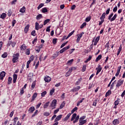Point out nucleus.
Masks as SVG:
<instances>
[{
	"label": "nucleus",
	"mask_w": 125,
	"mask_h": 125,
	"mask_svg": "<svg viewBox=\"0 0 125 125\" xmlns=\"http://www.w3.org/2000/svg\"><path fill=\"white\" fill-rule=\"evenodd\" d=\"M84 119H85V116H83L80 118L79 125H83L84 124H86L87 121Z\"/></svg>",
	"instance_id": "1"
},
{
	"label": "nucleus",
	"mask_w": 125,
	"mask_h": 125,
	"mask_svg": "<svg viewBox=\"0 0 125 125\" xmlns=\"http://www.w3.org/2000/svg\"><path fill=\"white\" fill-rule=\"evenodd\" d=\"M113 15H114V14L112 13L109 16H108V20L110 21V22H113V21H115L116 20V18H117V16L118 15L117 14H114V15L113 17Z\"/></svg>",
	"instance_id": "2"
},
{
	"label": "nucleus",
	"mask_w": 125,
	"mask_h": 125,
	"mask_svg": "<svg viewBox=\"0 0 125 125\" xmlns=\"http://www.w3.org/2000/svg\"><path fill=\"white\" fill-rule=\"evenodd\" d=\"M56 104H57V100L54 99L53 100L51 104L50 105L49 107L52 109V110H53V109H55V106H56Z\"/></svg>",
	"instance_id": "3"
},
{
	"label": "nucleus",
	"mask_w": 125,
	"mask_h": 125,
	"mask_svg": "<svg viewBox=\"0 0 125 125\" xmlns=\"http://www.w3.org/2000/svg\"><path fill=\"white\" fill-rule=\"evenodd\" d=\"M13 58L12 59L13 63H16L18 61L19 58V53H17L15 54H14L13 56Z\"/></svg>",
	"instance_id": "4"
},
{
	"label": "nucleus",
	"mask_w": 125,
	"mask_h": 125,
	"mask_svg": "<svg viewBox=\"0 0 125 125\" xmlns=\"http://www.w3.org/2000/svg\"><path fill=\"white\" fill-rule=\"evenodd\" d=\"M83 35H84V32H83L77 35V39L76 40V42L78 43L80 42V41H81V39L83 37Z\"/></svg>",
	"instance_id": "5"
},
{
	"label": "nucleus",
	"mask_w": 125,
	"mask_h": 125,
	"mask_svg": "<svg viewBox=\"0 0 125 125\" xmlns=\"http://www.w3.org/2000/svg\"><path fill=\"white\" fill-rule=\"evenodd\" d=\"M124 83V80L120 79L117 81V84H116V88H119L121 85H122V84Z\"/></svg>",
	"instance_id": "6"
},
{
	"label": "nucleus",
	"mask_w": 125,
	"mask_h": 125,
	"mask_svg": "<svg viewBox=\"0 0 125 125\" xmlns=\"http://www.w3.org/2000/svg\"><path fill=\"white\" fill-rule=\"evenodd\" d=\"M44 81L45 82V83H49L51 81V78L48 76H46L44 78Z\"/></svg>",
	"instance_id": "7"
},
{
	"label": "nucleus",
	"mask_w": 125,
	"mask_h": 125,
	"mask_svg": "<svg viewBox=\"0 0 125 125\" xmlns=\"http://www.w3.org/2000/svg\"><path fill=\"white\" fill-rule=\"evenodd\" d=\"M96 70H97L96 75L97 76V75H98V74L101 72V70H102V67H101V65L99 64L98 65V67L96 68Z\"/></svg>",
	"instance_id": "8"
},
{
	"label": "nucleus",
	"mask_w": 125,
	"mask_h": 125,
	"mask_svg": "<svg viewBox=\"0 0 125 125\" xmlns=\"http://www.w3.org/2000/svg\"><path fill=\"white\" fill-rule=\"evenodd\" d=\"M5 77V72L4 71H2L0 73V80L1 81H2L3 80V78Z\"/></svg>",
	"instance_id": "9"
},
{
	"label": "nucleus",
	"mask_w": 125,
	"mask_h": 125,
	"mask_svg": "<svg viewBox=\"0 0 125 125\" xmlns=\"http://www.w3.org/2000/svg\"><path fill=\"white\" fill-rule=\"evenodd\" d=\"M69 48H70V46H67L66 47H65L60 51V53H63V52H65L66 50H67V49H69Z\"/></svg>",
	"instance_id": "10"
},
{
	"label": "nucleus",
	"mask_w": 125,
	"mask_h": 125,
	"mask_svg": "<svg viewBox=\"0 0 125 125\" xmlns=\"http://www.w3.org/2000/svg\"><path fill=\"white\" fill-rule=\"evenodd\" d=\"M81 89V86H77L76 87H74L72 89V91L73 92H76L77 91H79Z\"/></svg>",
	"instance_id": "11"
},
{
	"label": "nucleus",
	"mask_w": 125,
	"mask_h": 125,
	"mask_svg": "<svg viewBox=\"0 0 125 125\" xmlns=\"http://www.w3.org/2000/svg\"><path fill=\"white\" fill-rule=\"evenodd\" d=\"M71 115H72L71 113H68L67 115V116L64 119H62V121L63 122H66V121H68V120H69V118L71 116Z\"/></svg>",
	"instance_id": "12"
},
{
	"label": "nucleus",
	"mask_w": 125,
	"mask_h": 125,
	"mask_svg": "<svg viewBox=\"0 0 125 125\" xmlns=\"http://www.w3.org/2000/svg\"><path fill=\"white\" fill-rule=\"evenodd\" d=\"M121 69H122V66H120L118 67L117 73L115 74V76L118 77L120 75V72H121Z\"/></svg>",
	"instance_id": "13"
},
{
	"label": "nucleus",
	"mask_w": 125,
	"mask_h": 125,
	"mask_svg": "<svg viewBox=\"0 0 125 125\" xmlns=\"http://www.w3.org/2000/svg\"><path fill=\"white\" fill-rule=\"evenodd\" d=\"M16 81H17V74H14L13 75V82L14 83H16Z\"/></svg>",
	"instance_id": "14"
},
{
	"label": "nucleus",
	"mask_w": 125,
	"mask_h": 125,
	"mask_svg": "<svg viewBox=\"0 0 125 125\" xmlns=\"http://www.w3.org/2000/svg\"><path fill=\"white\" fill-rule=\"evenodd\" d=\"M119 124H120V121L119 119H115L112 122V125H119Z\"/></svg>",
	"instance_id": "15"
},
{
	"label": "nucleus",
	"mask_w": 125,
	"mask_h": 125,
	"mask_svg": "<svg viewBox=\"0 0 125 125\" xmlns=\"http://www.w3.org/2000/svg\"><path fill=\"white\" fill-rule=\"evenodd\" d=\"M62 118V114H61L59 116H58L56 119H55V122H58V121H60V120H61V119Z\"/></svg>",
	"instance_id": "16"
},
{
	"label": "nucleus",
	"mask_w": 125,
	"mask_h": 125,
	"mask_svg": "<svg viewBox=\"0 0 125 125\" xmlns=\"http://www.w3.org/2000/svg\"><path fill=\"white\" fill-rule=\"evenodd\" d=\"M30 27V25L29 24H27L24 28V33L25 34H27L28 33V31H29V27Z\"/></svg>",
	"instance_id": "17"
},
{
	"label": "nucleus",
	"mask_w": 125,
	"mask_h": 125,
	"mask_svg": "<svg viewBox=\"0 0 125 125\" xmlns=\"http://www.w3.org/2000/svg\"><path fill=\"white\" fill-rule=\"evenodd\" d=\"M25 12L26 7H25V6H23V7L20 9V12H21V13H25Z\"/></svg>",
	"instance_id": "18"
},
{
	"label": "nucleus",
	"mask_w": 125,
	"mask_h": 125,
	"mask_svg": "<svg viewBox=\"0 0 125 125\" xmlns=\"http://www.w3.org/2000/svg\"><path fill=\"white\" fill-rule=\"evenodd\" d=\"M34 111H35V107L34 106L30 107L28 109V112H29V113H33Z\"/></svg>",
	"instance_id": "19"
},
{
	"label": "nucleus",
	"mask_w": 125,
	"mask_h": 125,
	"mask_svg": "<svg viewBox=\"0 0 125 125\" xmlns=\"http://www.w3.org/2000/svg\"><path fill=\"white\" fill-rule=\"evenodd\" d=\"M73 62H74V59H71L67 62L66 65L67 66H70L72 65V63H73Z\"/></svg>",
	"instance_id": "20"
},
{
	"label": "nucleus",
	"mask_w": 125,
	"mask_h": 125,
	"mask_svg": "<svg viewBox=\"0 0 125 125\" xmlns=\"http://www.w3.org/2000/svg\"><path fill=\"white\" fill-rule=\"evenodd\" d=\"M26 48H27V46L25 45V44H22L21 46V50L24 51L26 49Z\"/></svg>",
	"instance_id": "21"
},
{
	"label": "nucleus",
	"mask_w": 125,
	"mask_h": 125,
	"mask_svg": "<svg viewBox=\"0 0 125 125\" xmlns=\"http://www.w3.org/2000/svg\"><path fill=\"white\" fill-rule=\"evenodd\" d=\"M40 24H39V23L38 22H36L35 23V29L39 31V30L40 29Z\"/></svg>",
	"instance_id": "22"
},
{
	"label": "nucleus",
	"mask_w": 125,
	"mask_h": 125,
	"mask_svg": "<svg viewBox=\"0 0 125 125\" xmlns=\"http://www.w3.org/2000/svg\"><path fill=\"white\" fill-rule=\"evenodd\" d=\"M74 33H75V30L72 31L71 32H70L68 36H67V37L65 38V40H67L68 39H69V38H70V37H71V36H72Z\"/></svg>",
	"instance_id": "23"
},
{
	"label": "nucleus",
	"mask_w": 125,
	"mask_h": 125,
	"mask_svg": "<svg viewBox=\"0 0 125 125\" xmlns=\"http://www.w3.org/2000/svg\"><path fill=\"white\" fill-rule=\"evenodd\" d=\"M79 119H80V115H77L75 118V120L73 121V124H76V123H78V122L79 121Z\"/></svg>",
	"instance_id": "24"
},
{
	"label": "nucleus",
	"mask_w": 125,
	"mask_h": 125,
	"mask_svg": "<svg viewBox=\"0 0 125 125\" xmlns=\"http://www.w3.org/2000/svg\"><path fill=\"white\" fill-rule=\"evenodd\" d=\"M42 15L39 14L36 16V19L37 20H40V19H42Z\"/></svg>",
	"instance_id": "25"
},
{
	"label": "nucleus",
	"mask_w": 125,
	"mask_h": 125,
	"mask_svg": "<svg viewBox=\"0 0 125 125\" xmlns=\"http://www.w3.org/2000/svg\"><path fill=\"white\" fill-rule=\"evenodd\" d=\"M55 91V88H52L50 91V93L49 95L51 96H52L53 95V93H54V92Z\"/></svg>",
	"instance_id": "26"
},
{
	"label": "nucleus",
	"mask_w": 125,
	"mask_h": 125,
	"mask_svg": "<svg viewBox=\"0 0 125 125\" xmlns=\"http://www.w3.org/2000/svg\"><path fill=\"white\" fill-rule=\"evenodd\" d=\"M105 15H106V13H103V14L102 15V16L100 17L101 20H104V19H105Z\"/></svg>",
	"instance_id": "27"
},
{
	"label": "nucleus",
	"mask_w": 125,
	"mask_h": 125,
	"mask_svg": "<svg viewBox=\"0 0 125 125\" xmlns=\"http://www.w3.org/2000/svg\"><path fill=\"white\" fill-rule=\"evenodd\" d=\"M101 58H102V55H100L98 56V57L96 58V62H98L99 61V60H100V59H101Z\"/></svg>",
	"instance_id": "28"
},
{
	"label": "nucleus",
	"mask_w": 125,
	"mask_h": 125,
	"mask_svg": "<svg viewBox=\"0 0 125 125\" xmlns=\"http://www.w3.org/2000/svg\"><path fill=\"white\" fill-rule=\"evenodd\" d=\"M76 117H77V113H74L72 115V118H71V121L72 122V121H74V119H76Z\"/></svg>",
	"instance_id": "29"
},
{
	"label": "nucleus",
	"mask_w": 125,
	"mask_h": 125,
	"mask_svg": "<svg viewBox=\"0 0 125 125\" xmlns=\"http://www.w3.org/2000/svg\"><path fill=\"white\" fill-rule=\"evenodd\" d=\"M49 102H48L47 103H46L43 106V108L44 109H46V108H47V107H48V106H49Z\"/></svg>",
	"instance_id": "30"
},
{
	"label": "nucleus",
	"mask_w": 125,
	"mask_h": 125,
	"mask_svg": "<svg viewBox=\"0 0 125 125\" xmlns=\"http://www.w3.org/2000/svg\"><path fill=\"white\" fill-rule=\"evenodd\" d=\"M83 100H84V98H82L81 100L78 102L77 104V106L78 107H79V106H80V104H81V103H83Z\"/></svg>",
	"instance_id": "31"
},
{
	"label": "nucleus",
	"mask_w": 125,
	"mask_h": 125,
	"mask_svg": "<svg viewBox=\"0 0 125 125\" xmlns=\"http://www.w3.org/2000/svg\"><path fill=\"white\" fill-rule=\"evenodd\" d=\"M12 82V77H9L8 79V84H10Z\"/></svg>",
	"instance_id": "32"
},
{
	"label": "nucleus",
	"mask_w": 125,
	"mask_h": 125,
	"mask_svg": "<svg viewBox=\"0 0 125 125\" xmlns=\"http://www.w3.org/2000/svg\"><path fill=\"white\" fill-rule=\"evenodd\" d=\"M82 80L83 79L82 78L78 79V81H77L76 83H75V85H79V84L81 83V82L82 81Z\"/></svg>",
	"instance_id": "33"
},
{
	"label": "nucleus",
	"mask_w": 125,
	"mask_h": 125,
	"mask_svg": "<svg viewBox=\"0 0 125 125\" xmlns=\"http://www.w3.org/2000/svg\"><path fill=\"white\" fill-rule=\"evenodd\" d=\"M111 93H112V91L111 90H109L105 94V97H107V96L110 95Z\"/></svg>",
	"instance_id": "34"
},
{
	"label": "nucleus",
	"mask_w": 125,
	"mask_h": 125,
	"mask_svg": "<svg viewBox=\"0 0 125 125\" xmlns=\"http://www.w3.org/2000/svg\"><path fill=\"white\" fill-rule=\"evenodd\" d=\"M38 95V93H35L33 96H32V101H34V100H35V99H36V98L37 97V96Z\"/></svg>",
	"instance_id": "35"
},
{
	"label": "nucleus",
	"mask_w": 125,
	"mask_h": 125,
	"mask_svg": "<svg viewBox=\"0 0 125 125\" xmlns=\"http://www.w3.org/2000/svg\"><path fill=\"white\" fill-rule=\"evenodd\" d=\"M6 17V14L5 13H2L0 15V18H1V19H4Z\"/></svg>",
	"instance_id": "36"
},
{
	"label": "nucleus",
	"mask_w": 125,
	"mask_h": 125,
	"mask_svg": "<svg viewBox=\"0 0 125 125\" xmlns=\"http://www.w3.org/2000/svg\"><path fill=\"white\" fill-rule=\"evenodd\" d=\"M17 121H18V117H15L14 118L13 125H16V123H17Z\"/></svg>",
	"instance_id": "37"
},
{
	"label": "nucleus",
	"mask_w": 125,
	"mask_h": 125,
	"mask_svg": "<svg viewBox=\"0 0 125 125\" xmlns=\"http://www.w3.org/2000/svg\"><path fill=\"white\" fill-rule=\"evenodd\" d=\"M43 5H44V4L43 3H41L40 4H39L38 7H37L38 10H39V9H41V8H42V7L43 6Z\"/></svg>",
	"instance_id": "38"
},
{
	"label": "nucleus",
	"mask_w": 125,
	"mask_h": 125,
	"mask_svg": "<svg viewBox=\"0 0 125 125\" xmlns=\"http://www.w3.org/2000/svg\"><path fill=\"white\" fill-rule=\"evenodd\" d=\"M46 93H47V92H46V91H44L43 92H42L41 93V96L42 97H44V96H45V95H46Z\"/></svg>",
	"instance_id": "39"
},
{
	"label": "nucleus",
	"mask_w": 125,
	"mask_h": 125,
	"mask_svg": "<svg viewBox=\"0 0 125 125\" xmlns=\"http://www.w3.org/2000/svg\"><path fill=\"white\" fill-rule=\"evenodd\" d=\"M38 112L39 111L38 110H36L35 112H34V113L32 114L31 118H34V117H35L36 115H38Z\"/></svg>",
	"instance_id": "40"
},
{
	"label": "nucleus",
	"mask_w": 125,
	"mask_h": 125,
	"mask_svg": "<svg viewBox=\"0 0 125 125\" xmlns=\"http://www.w3.org/2000/svg\"><path fill=\"white\" fill-rule=\"evenodd\" d=\"M49 21H50V19L45 20L44 21V22H43V25H44V26H45V25H46V24H47V23H48V22H49Z\"/></svg>",
	"instance_id": "41"
},
{
	"label": "nucleus",
	"mask_w": 125,
	"mask_h": 125,
	"mask_svg": "<svg viewBox=\"0 0 125 125\" xmlns=\"http://www.w3.org/2000/svg\"><path fill=\"white\" fill-rule=\"evenodd\" d=\"M1 57L2 58H6V57H7V53H4L2 55H1Z\"/></svg>",
	"instance_id": "42"
},
{
	"label": "nucleus",
	"mask_w": 125,
	"mask_h": 125,
	"mask_svg": "<svg viewBox=\"0 0 125 125\" xmlns=\"http://www.w3.org/2000/svg\"><path fill=\"white\" fill-rule=\"evenodd\" d=\"M78 110V108L77 107H75L74 108H73L71 110V114H74V112H76Z\"/></svg>",
	"instance_id": "43"
},
{
	"label": "nucleus",
	"mask_w": 125,
	"mask_h": 125,
	"mask_svg": "<svg viewBox=\"0 0 125 125\" xmlns=\"http://www.w3.org/2000/svg\"><path fill=\"white\" fill-rule=\"evenodd\" d=\"M91 58H92V57H91V56H89V58L85 61V63H87L88 61H90V60H91Z\"/></svg>",
	"instance_id": "44"
},
{
	"label": "nucleus",
	"mask_w": 125,
	"mask_h": 125,
	"mask_svg": "<svg viewBox=\"0 0 125 125\" xmlns=\"http://www.w3.org/2000/svg\"><path fill=\"white\" fill-rule=\"evenodd\" d=\"M85 26H86V22H84L81 25L80 28L83 29V27H85Z\"/></svg>",
	"instance_id": "45"
},
{
	"label": "nucleus",
	"mask_w": 125,
	"mask_h": 125,
	"mask_svg": "<svg viewBox=\"0 0 125 125\" xmlns=\"http://www.w3.org/2000/svg\"><path fill=\"white\" fill-rule=\"evenodd\" d=\"M64 106H65V103L63 102L61 104L60 106V109H62L63 108H64Z\"/></svg>",
	"instance_id": "46"
},
{
	"label": "nucleus",
	"mask_w": 125,
	"mask_h": 125,
	"mask_svg": "<svg viewBox=\"0 0 125 125\" xmlns=\"http://www.w3.org/2000/svg\"><path fill=\"white\" fill-rule=\"evenodd\" d=\"M42 12L43 13H45V12H47V9H46V7L43 8L42 9Z\"/></svg>",
	"instance_id": "47"
},
{
	"label": "nucleus",
	"mask_w": 125,
	"mask_h": 125,
	"mask_svg": "<svg viewBox=\"0 0 125 125\" xmlns=\"http://www.w3.org/2000/svg\"><path fill=\"white\" fill-rule=\"evenodd\" d=\"M11 14H12V12H11V10H8V13H7L8 16L9 17H10L11 16Z\"/></svg>",
	"instance_id": "48"
},
{
	"label": "nucleus",
	"mask_w": 125,
	"mask_h": 125,
	"mask_svg": "<svg viewBox=\"0 0 125 125\" xmlns=\"http://www.w3.org/2000/svg\"><path fill=\"white\" fill-rule=\"evenodd\" d=\"M20 94H21V95L24 94V88H22L21 89Z\"/></svg>",
	"instance_id": "49"
},
{
	"label": "nucleus",
	"mask_w": 125,
	"mask_h": 125,
	"mask_svg": "<svg viewBox=\"0 0 125 125\" xmlns=\"http://www.w3.org/2000/svg\"><path fill=\"white\" fill-rule=\"evenodd\" d=\"M15 24H16V20H13V21H12V27H14V25H15Z\"/></svg>",
	"instance_id": "50"
},
{
	"label": "nucleus",
	"mask_w": 125,
	"mask_h": 125,
	"mask_svg": "<svg viewBox=\"0 0 125 125\" xmlns=\"http://www.w3.org/2000/svg\"><path fill=\"white\" fill-rule=\"evenodd\" d=\"M91 19V18H90V17H88L86 18L85 21L86 22H89V21H90Z\"/></svg>",
	"instance_id": "51"
},
{
	"label": "nucleus",
	"mask_w": 125,
	"mask_h": 125,
	"mask_svg": "<svg viewBox=\"0 0 125 125\" xmlns=\"http://www.w3.org/2000/svg\"><path fill=\"white\" fill-rule=\"evenodd\" d=\"M67 43H68V42H65L63 43L61 45V48H62L64 47V45H66V44H67Z\"/></svg>",
	"instance_id": "52"
},
{
	"label": "nucleus",
	"mask_w": 125,
	"mask_h": 125,
	"mask_svg": "<svg viewBox=\"0 0 125 125\" xmlns=\"http://www.w3.org/2000/svg\"><path fill=\"white\" fill-rule=\"evenodd\" d=\"M35 86H36V82H33L31 85V87L32 88H35Z\"/></svg>",
	"instance_id": "53"
},
{
	"label": "nucleus",
	"mask_w": 125,
	"mask_h": 125,
	"mask_svg": "<svg viewBox=\"0 0 125 125\" xmlns=\"http://www.w3.org/2000/svg\"><path fill=\"white\" fill-rule=\"evenodd\" d=\"M50 114H49V112H45L43 113L44 116H45V117H48V116H49Z\"/></svg>",
	"instance_id": "54"
},
{
	"label": "nucleus",
	"mask_w": 125,
	"mask_h": 125,
	"mask_svg": "<svg viewBox=\"0 0 125 125\" xmlns=\"http://www.w3.org/2000/svg\"><path fill=\"white\" fill-rule=\"evenodd\" d=\"M35 49L36 51H37L38 53H39V52H40V51H41V49H40L38 46H36L35 47Z\"/></svg>",
	"instance_id": "55"
},
{
	"label": "nucleus",
	"mask_w": 125,
	"mask_h": 125,
	"mask_svg": "<svg viewBox=\"0 0 125 125\" xmlns=\"http://www.w3.org/2000/svg\"><path fill=\"white\" fill-rule=\"evenodd\" d=\"M115 82H116V81L112 83V84L110 86V89H113V88H114V85L115 84Z\"/></svg>",
	"instance_id": "56"
},
{
	"label": "nucleus",
	"mask_w": 125,
	"mask_h": 125,
	"mask_svg": "<svg viewBox=\"0 0 125 125\" xmlns=\"http://www.w3.org/2000/svg\"><path fill=\"white\" fill-rule=\"evenodd\" d=\"M100 40V36H98L96 38V39L95 40V42H99Z\"/></svg>",
	"instance_id": "57"
},
{
	"label": "nucleus",
	"mask_w": 125,
	"mask_h": 125,
	"mask_svg": "<svg viewBox=\"0 0 125 125\" xmlns=\"http://www.w3.org/2000/svg\"><path fill=\"white\" fill-rule=\"evenodd\" d=\"M31 35L33 36L34 37H35L36 36V31L35 30H33L32 31Z\"/></svg>",
	"instance_id": "58"
},
{
	"label": "nucleus",
	"mask_w": 125,
	"mask_h": 125,
	"mask_svg": "<svg viewBox=\"0 0 125 125\" xmlns=\"http://www.w3.org/2000/svg\"><path fill=\"white\" fill-rule=\"evenodd\" d=\"M109 44H110V42H108L106 43V44H105V47H107V49H109Z\"/></svg>",
	"instance_id": "59"
},
{
	"label": "nucleus",
	"mask_w": 125,
	"mask_h": 125,
	"mask_svg": "<svg viewBox=\"0 0 125 125\" xmlns=\"http://www.w3.org/2000/svg\"><path fill=\"white\" fill-rule=\"evenodd\" d=\"M86 69V65H83V68H82V71L83 72H84V71H85V70Z\"/></svg>",
	"instance_id": "60"
},
{
	"label": "nucleus",
	"mask_w": 125,
	"mask_h": 125,
	"mask_svg": "<svg viewBox=\"0 0 125 125\" xmlns=\"http://www.w3.org/2000/svg\"><path fill=\"white\" fill-rule=\"evenodd\" d=\"M25 54H26V55H30V49H27Z\"/></svg>",
	"instance_id": "61"
},
{
	"label": "nucleus",
	"mask_w": 125,
	"mask_h": 125,
	"mask_svg": "<svg viewBox=\"0 0 125 125\" xmlns=\"http://www.w3.org/2000/svg\"><path fill=\"white\" fill-rule=\"evenodd\" d=\"M30 63H31V62L28 61L27 62V63H26V68L28 69V68H29V66L30 65Z\"/></svg>",
	"instance_id": "62"
},
{
	"label": "nucleus",
	"mask_w": 125,
	"mask_h": 125,
	"mask_svg": "<svg viewBox=\"0 0 125 125\" xmlns=\"http://www.w3.org/2000/svg\"><path fill=\"white\" fill-rule=\"evenodd\" d=\"M12 43V42L9 41L8 42V43L7 44V46H10V45Z\"/></svg>",
	"instance_id": "63"
},
{
	"label": "nucleus",
	"mask_w": 125,
	"mask_h": 125,
	"mask_svg": "<svg viewBox=\"0 0 125 125\" xmlns=\"http://www.w3.org/2000/svg\"><path fill=\"white\" fill-rule=\"evenodd\" d=\"M33 60H34V56H31L29 59V61L30 62H32V61H33Z\"/></svg>",
	"instance_id": "64"
}]
</instances>
